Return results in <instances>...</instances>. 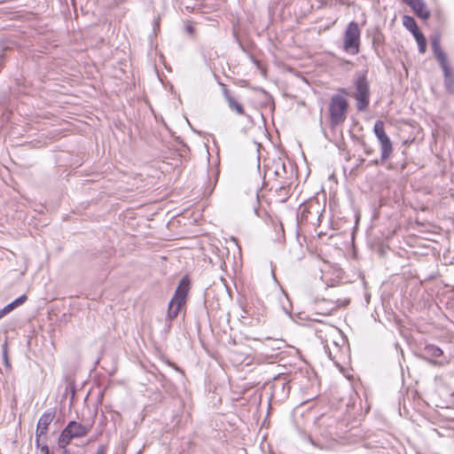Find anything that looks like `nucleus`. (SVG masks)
I'll return each instance as SVG.
<instances>
[{
	"mask_svg": "<svg viewBox=\"0 0 454 454\" xmlns=\"http://www.w3.org/2000/svg\"><path fill=\"white\" fill-rule=\"evenodd\" d=\"M348 103L347 99L335 94L331 98L329 104L330 125L332 128L341 125L347 119Z\"/></svg>",
	"mask_w": 454,
	"mask_h": 454,
	"instance_id": "nucleus-1",
	"label": "nucleus"
},
{
	"mask_svg": "<svg viewBox=\"0 0 454 454\" xmlns=\"http://www.w3.org/2000/svg\"><path fill=\"white\" fill-rule=\"evenodd\" d=\"M90 427L72 420L68 422L59 436L58 444L62 450H67V445L73 439L82 438L88 434Z\"/></svg>",
	"mask_w": 454,
	"mask_h": 454,
	"instance_id": "nucleus-2",
	"label": "nucleus"
},
{
	"mask_svg": "<svg viewBox=\"0 0 454 454\" xmlns=\"http://www.w3.org/2000/svg\"><path fill=\"white\" fill-rule=\"evenodd\" d=\"M354 98L358 111L364 112L370 103V83L365 74L357 76L354 82Z\"/></svg>",
	"mask_w": 454,
	"mask_h": 454,
	"instance_id": "nucleus-3",
	"label": "nucleus"
},
{
	"mask_svg": "<svg viewBox=\"0 0 454 454\" xmlns=\"http://www.w3.org/2000/svg\"><path fill=\"white\" fill-rule=\"evenodd\" d=\"M361 30L356 21L348 24L343 36L344 51L351 55H356L360 51Z\"/></svg>",
	"mask_w": 454,
	"mask_h": 454,
	"instance_id": "nucleus-4",
	"label": "nucleus"
},
{
	"mask_svg": "<svg viewBox=\"0 0 454 454\" xmlns=\"http://www.w3.org/2000/svg\"><path fill=\"white\" fill-rule=\"evenodd\" d=\"M189 291V280L183 278L175 292L174 297L168 304V317L170 319L176 317L182 306L185 303L186 296Z\"/></svg>",
	"mask_w": 454,
	"mask_h": 454,
	"instance_id": "nucleus-5",
	"label": "nucleus"
},
{
	"mask_svg": "<svg viewBox=\"0 0 454 454\" xmlns=\"http://www.w3.org/2000/svg\"><path fill=\"white\" fill-rule=\"evenodd\" d=\"M409 5L418 17L426 20L430 17V12L423 0H403Z\"/></svg>",
	"mask_w": 454,
	"mask_h": 454,
	"instance_id": "nucleus-6",
	"label": "nucleus"
},
{
	"mask_svg": "<svg viewBox=\"0 0 454 454\" xmlns=\"http://www.w3.org/2000/svg\"><path fill=\"white\" fill-rule=\"evenodd\" d=\"M54 417L55 412L50 410L44 411L41 415L36 427V442H38V438L40 435L46 434L48 427L53 420Z\"/></svg>",
	"mask_w": 454,
	"mask_h": 454,
	"instance_id": "nucleus-7",
	"label": "nucleus"
},
{
	"mask_svg": "<svg viewBox=\"0 0 454 454\" xmlns=\"http://www.w3.org/2000/svg\"><path fill=\"white\" fill-rule=\"evenodd\" d=\"M443 71L444 85L450 93H454V72L448 62L440 65Z\"/></svg>",
	"mask_w": 454,
	"mask_h": 454,
	"instance_id": "nucleus-8",
	"label": "nucleus"
},
{
	"mask_svg": "<svg viewBox=\"0 0 454 454\" xmlns=\"http://www.w3.org/2000/svg\"><path fill=\"white\" fill-rule=\"evenodd\" d=\"M432 50L435 59H437L439 65L444 64L448 62V58L446 53L441 47L440 41L438 38H434L431 42Z\"/></svg>",
	"mask_w": 454,
	"mask_h": 454,
	"instance_id": "nucleus-9",
	"label": "nucleus"
},
{
	"mask_svg": "<svg viewBox=\"0 0 454 454\" xmlns=\"http://www.w3.org/2000/svg\"><path fill=\"white\" fill-rule=\"evenodd\" d=\"M373 131L379 142H382L388 138V136L385 132L384 122L382 121H376L374 123Z\"/></svg>",
	"mask_w": 454,
	"mask_h": 454,
	"instance_id": "nucleus-10",
	"label": "nucleus"
},
{
	"mask_svg": "<svg viewBox=\"0 0 454 454\" xmlns=\"http://www.w3.org/2000/svg\"><path fill=\"white\" fill-rule=\"evenodd\" d=\"M380 148H381V159L387 160L391 156L392 152H393L392 142H391L390 138L388 137L387 139H386L382 142H380Z\"/></svg>",
	"mask_w": 454,
	"mask_h": 454,
	"instance_id": "nucleus-11",
	"label": "nucleus"
},
{
	"mask_svg": "<svg viewBox=\"0 0 454 454\" xmlns=\"http://www.w3.org/2000/svg\"><path fill=\"white\" fill-rule=\"evenodd\" d=\"M403 25L411 32L412 35L419 31L414 18L411 16L404 15L403 17Z\"/></svg>",
	"mask_w": 454,
	"mask_h": 454,
	"instance_id": "nucleus-12",
	"label": "nucleus"
},
{
	"mask_svg": "<svg viewBox=\"0 0 454 454\" xmlns=\"http://www.w3.org/2000/svg\"><path fill=\"white\" fill-rule=\"evenodd\" d=\"M413 36L418 43L419 52L425 53L427 49V40L424 35L420 31H419L417 33H414Z\"/></svg>",
	"mask_w": 454,
	"mask_h": 454,
	"instance_id": "nucleus-13",
	"label": "nucleus"
},
{
	"mask_svg": "<svg viewBox=\"0 0 454 454\" xmlns=\"http://www.w3.org/2000/svg\"><path fill=\"white\" fill-rule=\"evenodd\" d=\"M226 100L228 102L229 107L234 111H236L239 114H243V106L237 102L231 96L226 93Z\"/></svg>",
	"mask_w": 454,
	"mask_h": 454,
	"instance_id": "nucleus-14",
	"label": "nucleus"
},
{
	"mask_svg": "<svg viewBox=\"0 0 454 454\" xmlns=\"http://www.w3.org/2000/svg\"><path fill=\"white\" fill-rule=\"evenodd\" d=\"M425 353L433 357H439L442 355V350L435 345H427Z\"/></svg>",
	"mask_w": 454,
	"mask_h": 454,
	"instance_id": "nucleus-15",
	"label": "nucleus"
},
{
	"mask_svg": "<svg viewBox=\"0 0 454 454\" xmlns=\"http://www.w3.org/2000/svg\"><path fill=\"white\" fill-rule=\"evenodd\" d=\"M2 356L5 367L7 369H11V362L8 357V346L6 341L2 345Z\"/></svg>",
	"mask_w": 454,
	"mask_h": 454,
	"instance_id": "nucleus-16",
	"label": "nucleus"
},
{
	"mask_svg": "<svg viewBox=\"0 0 454 454\" xmlns=\"http://www.w3.org/2000/svg\"><path fill=\"white\" fill-rule=\"evenodd\" d=\"M265 340L272 343V345H270V348L272 350H278L282 348L283 341L281 340H271L270 338H266Z\"/></svg>",
	"mask_w": 454,
	"mask_h": 454,
	"instance_id": "nucleus-17",
	"label": "nucleus"
},
{
	"mask_svg": "<svg viewBox=\"0 0 454 454\" xmlns=\"http://www.w3.org/2000/svg\"><path fill=\"white\" fill-rule=\"evenodd\" d=\"M333 303H334V305L333 307V309H338L340 307L347 306L349 303V300H347V299L340 300V299H338Z\"/></svg>",
	"mask_w": 454,
	"mask_h": 454,
	"instance_id": "nucleus-18",
	"label": "nucleus"
},
{
	"mask_svg": "<svg viewBox=\"0 0 454 454\" xmlns=\"http://www.w3.org/2000/svg\"><path fill=\"white\" fill-rule=\"evenodd\" d=\"M16 307H18V304L15 303V301H12L11 303L7 304L3 308V310L4 311L5 315L10 313L12 309H14Z\"/></svg>",
	"mask_w": 454,
	"mask_h": 454,
	"instance_id": "nucleus-19",
	"label": "nucleus"
},
{
	"mask_svg": "<svg viewBox=\"0 0 454 454\" xmlns=\"http://www.w3.org/2000/svg\"><path fill=\"white\" fill-rule=\"evenodd\" d=\"M16 307H18V304L15 303V301H12L11 303L7 304L3 308V310L4 311L5 315L10 313L12 309H14Z\"/></svg>",
	"mask_w": 454,
	"mask_h": 454,
	"instance_id": "nucleus-20",
	"label": "nucleus"
},
{
	"mask_svg": "<svg viewBox=\"0 0 454 454\" xmlns=\"http://www.w3.org/2000/svg\"><path fill=\"white\" fill-rule=\"evenodd\" d=\"M16 307H18V304L15 303V301H12L11 303L7 304L3 308V310L4 311L5 315L10 313L12 309H14Z\"/></svg>",
	"mask_w": 454,
	"mask_h": 454,
	"instance_id": "nucleus-21",
	"label": "nucleus"
},
{
	"mask_svg": "<svg viewBox=\"0 0 454 454\" xmlns=\"http://www.w3.org/2000/svg\"><path fill=\"white\" fill-rule=\"evenodd\" d=\"M325 353L327 354L328 357L333 360L335 364H337L336 361V355L333 353L332 349L329 348L328 345L325 346Z\"/></svg>",
	"mask_w": 454,
	"mask_h": 454,
	"instance_id": "nucleus-22",
	"label": "nucleus"
},
{
	"mask_svg": "<svg viewBox=\"0 0 454 454\" xmlns=\"http://www.w3.org/2000/svg\"><path fill=\"white\" fill-rule=\"evenodd\" d=\"M14 301H15V303H17L18 306H20L27 301V296L25 294H23V295L18 297L17 299H15Z\"/></svg>",
	"mask_w": 454,
	"mask_h": 454,
	"instance_id": "nucleus-23",
	"label": "nucleus"
},
{
	"mask_svg": "<svg viewBox=\"0 0 454 454\" xmlns=\"http://www.w3.org/2000/svg\"><path fill=\"white\" fill-rule=\"evenodd\" d=\"M5 315L4 311L3 310V309H0V319L3 318Z\"/></svg>",
	"mask_w": 454,
	"mask_h": 454,
	"instance_id": "nucleus-24",
	"label": "nucleus"
},
{
	"mask_svg": "<svg viewBox=\"0 0 454 454\" xmlns=\"http://www.w3.org/2000/svg\"><path fill=\"white\" fill-rule=\"evenodd\" d=\"M333 346H334V348H335V349H338V348H339V346H338V343H337V341H336V340H333Z\"/></svg>",
	"mask_w": 454,
	"mask_h": 454,
	"instance_id": "nucleus-25",
	"label": "nucleus"
},
{
	"mask_svg": "<svg viewBox=\"0 0 454 454\" xmlns=\"http://www.w3.org/2000/svg\"><path fill=\"white\" fill-rule=\"evenodd\" d=\"M61 454H72L69 450H62Z\"/></svg>",
	"mask_w": 454,
	"mask_h": 454,
	"instance_id": "nucleus-26",
	"label": "nucleus"
},
{
	"mask_svg": "<svg viewBox=\"0 0 454 454\" xmlns=\"http://www.w3.org/2000/svg\"><path fill=\"white\" fill-rule=\"evenodd\" d=\"M187 30L189 33H192V26H188L187 27Z\"/></svg>",
	"mask_w": 454,
	"mask_h": 454,
	"instance_id": "nucleus-27",
	"label": "nucleus"
},
{
	"mask_svg": "<svg viewBox=\"0 0 454 454\" xmlns=\"http://www.w3.org/2000/svg\"><path fill=\"white\" fill-rule=\"evenodd\" d=\"M158 26H159V22H158V20H157V21H155V24H154V29H155V28H156V27H158Z\"/></svg>",
	"mask_w": 454,
	"mask_h": 454,
	"instance_id": "nucleus-28",
	"label": "nucleus"
},
{
	"mask_svg": "<svg viewBox=\"0 0 454 454\" xmlns=\"http://www.w3.org/2000/svg\"><path fill=\"white\" fill-rule=\"evenodd\" d=\"M44 449H45V451H46L45 454H48V448L44 447Z\"/></svg>",
	"mask_w": 454,
	"mask_h": 454,
	"instance_id": "nucleus-29",
	"label": "nucleus"
}]
</instances>
